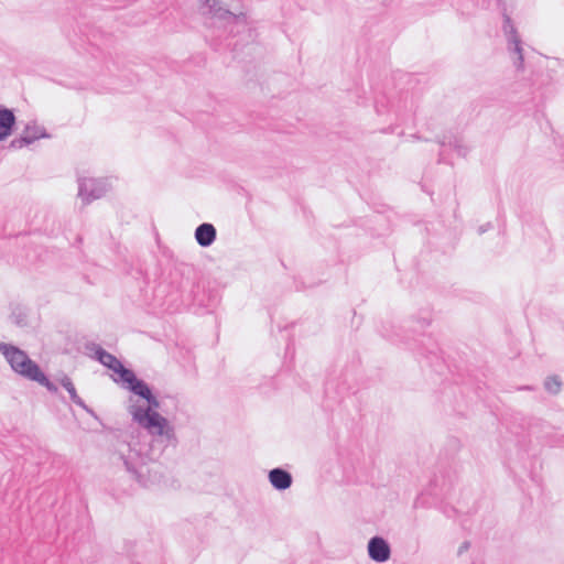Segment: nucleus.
<instances>
[{
	"mask_svg": "<svg viewBox=\"0 0 564 564\" xmlns=\"http://www.w3.org/2000/svg\"><path fill=\"white\" fill-rule=\"evenodd\" d=\"M35 382H37L39 384L45 387L50 392L52 393H56L58 391V388L56 384H54L47 377L46 375L40 370L39 373L36 375L35 379L33 380Z\"/></svg>",
	"mask_w": 564,
	"mask_h": 564,
	"instance_id": "dca6fc26",
	"label": "nucleus"
},
{
	"mask_svg": "<svg viewBox=\"0 0 564 564\" xmlns=\"http://www.w3.org/2000/svg\"><path fill=\"white\" fill-rule=\"evenodd\" d=\"M470 547V543L468 541H465L462 543V545L458 547L457 554L460 556L463 553L468 551Z\"/></svg>",
	"mask_w": 564,
	"mask_h": 564,
	"instance_id": "aec40b11",
	"label": "nucleus"
},
{
	"mask_svg": "<svg viewBox=\"0 0 564 564\" xmlns=\"http://www.w3.org/2000/svg\"><path fill=\"white\" fill-rule=\"evenodd\" d=\"M0 352L4 356L12 370L17 369L19 364L28 357L24 350L2 341L0 343Z\"/></svg>",
	"mask_w": 564,
	"mask_h": 564,
	"instance_id": "1a4fd4ad",
	"label": "nucleus"
},
{
	"mask_svg": "<svg viewBox=\"0 0 564 564\" xmlns=\"http://www.w3.org/2000/svg\"><path fill=\"white\" fill-rule=\"evenodd\" d=\"M429 325L430 321L427 318H421L417 321V327L415 328V330H423Z\"/></svg>",
	"mask_w": 564,
	"mask_h": 564,
	"instance_id": "6ab92c4d",
	"label": "nucleus"
},
{
	"mask_svg": "<svg viewBox=\"0 0 564 564\" xmlns=\"http://www.w3.org/2000/svg\"><path fill=\"white\" fill-rule=\"evenodd\" d=\"M119 458L122 460L126 469L129 473H131L138 480H140L141 473L138 470L135 465L132 463L131 455L129 454L127 456L122 451H120Z\"/></svg>",
	"mask_w": 564,
	"mask_h": 564,
	"instance_id": "2eb2a0df",
	"label": "nucleus"
},
{
	"mask_svg": "<svg viewBox=\"0 0 564 564\" xmlns=\"http://www.w3.org/2000/svg\"><path fill=\"white\" fill-rule=\"evenodd\" d=\"M61 386L68 392L69 398L72 402H74L76 405L84 409L88 414L95 416V412L93 409H90L84 400L77 394L76 388L72 381V379L67 376H64L61 379Z\"/></svg>",
	"mask_w": 564,
	"mask_h": 564,
	"instance_id": "9b49d317",
	"label": "nucleus"
},
{
	"mask_svg": "<svg viewBox=\"0 0 564 564\" xmlns=\"http://www.w3.org/2000/svg\"><path fill=\"white\" fill-rule=\"evenodd\" d=\"M85 348L90 351V356L98 360L102 366L119 375L121 381L127 383V386L135 377V373L131 369L126 368L116 356L106 351L98 344L87 343Z\"/></svg>",
	"mask_w": 564,
	"mask_h": 564,
	"instance_id": "7ed1b4c3",
	"label": "nucleus"
},
{
	"mask_svg": "<svg viewBox=\"0 0 564 564\" xmlns=\"http://www.w3.org/2000/svg\"><path fill=\"white\" fill-rule=\"evenodd\" d=\"M440 143L442 147L448 145L453 148L460 156H466L468 153V148L463 143L462 139L457 137L444 138Z\"/></svg>",
	"mask_w": 564,
	"mask_h": 564,
	"instance_id": "4468645a",
	"label": "nucleus"
},
{
	"mask_svg": "<svg viewBox=\"0 0 564 564\" xmlns=\"http://www.w3.org/2000/svg\"><path fill=\"white\" fill-rule=\"evenodd\" d=\"M203 14L212 20V25L224 28L230 34H237L248 24L245 13L235 14L220 6L218 0H206Z\"/></svg>",
	"mask_w": 564,
	"mask_h": 564,
	"instance_id": "f03ea898",
	"label": "nucleus"
},
{
	"mask_svg": "<svg viewBox=\"0 0 564 564\" xmlns=\"http://www.w3.org/2000/svg\"><path fill=\"white\" fill-rule=\"evenodd\" d=\"M126 388L133 394L144 399L148 403L147 406H141L134 403L132 397L129 399L128 412L132 421L138 423L155 442L162 444L164 447L169 445L175 447L177 438L174 426L158 412L161 408V403L152 393L149 384L135 376Z\"/></svg>",
	"mask_w": 564,
	"mask_h": 564,
	"instance_id": "f257e3e1",
	"label": "nucleus"
},
{
	"mask_svg": "<svg viewBox=\"0 0 564 564\" xmlns=\"http://www.w3.org/2000/svg\"><path fill=\"white\" fill-rule=\"evenodd\" d=\"M108 192V184L104 180L79 178L78 196L85 204L101 198Z\"/></svg>",
	"mask_w": 564,
	"mask_h": 564,
	"instance_id": "20e7f679",
	"label": "nucleus"
},
{
	"mask_svg": "<svg viewBox=\"0 0 564 564\" xmlns=\"http://www.w3.org/2000/svg\"><path fill=\"white\" fill-rule=\"evenodd\" d=\"M268 478H269L271 486L274 489L281 490V491L289 489L293 482L292 475L288 470L281 468V467L271 469L269 471Z\"/></svg>",
	"mask_w": 564,
	"mask_h": 564,
	"instance_id": "6e6552de",
	"label": "nucleus"
},
{
	"mask_svg": "<svg viewBox=\"0 0 564 564\" xmlns=\"http://www.w3.org/2000/svg\"><path fill=\"white\" fill-rule=\"evenodd\" d=\"M216 228L209 223H203L195 229V239L203 248L212 246L216 240Z\"/></svg>",
	"mask_w": 564,
	"mask_h": 564,
	"instance_id": "9d476101",
	"label": "nucleus"
},
{
	"mask_svg": "<svg viewBox=\"0 0 564 564\" xmlns=\"http://www.w3.org/2000/svg\"><path fill=\"white\" fill-rule=\"evenodd\" d=\"M368 555L371 560L383 563L391 556L389 543L381 536H373L368 542Z\"/></svg>",
	"mask_w": 564,
	"mask_h": 564,
	"instance_id": "423d86ee",
	"label": "nucleus"
},
{
	"mask_svg": "<svg viewBox=\"0 0 564 564\" xmlns=\"http://www.w3.org/2000/svg\"><path fill=\"white\" fill-rule=\"evenodd\" d=\"M11 318L17 325L22 326L25 324V316L22 314L12 313Z\"/></svg>",
	"mask_w": 564,
	"mask_h": 564,
	"instance_id": "a211bd4d",
	"label": "nucleus"
},
{
	"mask_svg": "<svg viewBox=\"0 0 564 564\" xmlns=\"http://www.w3.org/2000/svg\"><path fill=\"white\" fill-rule=\"evenodd\" d=\"M40 370V366L28 356L26 359L21 361L13 371L21 377L33 381Z\"/></svg>",
	"mask_w": 564,
	"mask_h": 564,
	"instance_id": "ddd939ff",
	"label": "nucleus"
},
{
	"mask_svg": "<svg viewBox=\"0 0 564 564\" xmlns=\"http://www.w3.org/2000/svg\"><path fill=\"white\" fill-rule=\"evenodd\" d=\"M503 31L508 36V42L510 45H513V52L518 55L514 65L518 69L523 68V50L521 46V39L518 35L517 29L514 28L512 20L509 15H505L503 21Z\"/></svg>",
	"mask_w": 564,
	"mask_h": 564,
	"instance_id": "39448f33",
	"label": "nucleus"
},
{
	"mask_svg": "<svg viewBox=\"0 0 564 564\" xmlns=\"http://www.w3.org/2000/svg\"><path fill=\"white\" fill-rule=\"evenodd\" d=\"M15 123V116L12 110L8 108H1L0 109V141L8 138L11 132L12 128Z\"/></svg>",
	"mask_w": 564,
	"mask_h": 564,
	"instance_id": "f8f14e48",
	"label": "nucleus"
},
{
	"mask_svg": "<svg viewBox=\"0 0 564 564\" xmlns=\"http://www.w3.org/2000/svg\"><path fill=\"white\" fill-rule=\"evenodd\" d=\"M562 382L556 376L547 377L544 381V388L552 394H557L561 391Z\"/></svg>",
	"mask_w": 564,
	"mask_h": 564,
	"instance_id": "f3484780",
	"label": "nucleus"
},
{
	"mask_svg": "<svg viewBox=\"0 0 564 564\" xmlns=\"http://www.w3.org/2000/svg\"><path fill=\"white\" fill-rule=\"evenodd\" d=\"M50 135L45 132L43 127H39L35 123L28 124L19 139H15L11 142V147L13 148H22L24 145H29L33 143L35 140L40 138H48Z\"/></svg>",
	"mask_w": 564,
	"mask_h": 564,
	"instance_id": "0eeeda50",
	"label": "nucleus"
}]
</instances>
